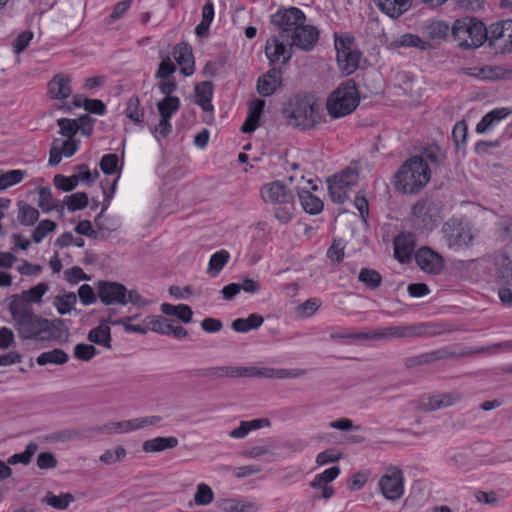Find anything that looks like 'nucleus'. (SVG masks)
Returning a JSON list of instances; mask_svg holds the SVG:
<instances>
[{"label":"nucleus","instance_id":"obj_28","mask_svg":"<svg viewBox=\"0 0 512 512\" xmlns=\"http://www.w3.org/2000/svg\"><path fill=\"white\" fill-rule=\"evenodd\" d=\"M48 93L53 99L63 100L72 93L70 78L63 74H57L48 83Z\"/></svg>","mask_w":512,"mask_h":512},{"label":"nucleus","instance_id":"obj_46","mask_svg":"<svg viewBox=\"0 0 512 512\" xmlns=\"http://www.w3.org/2000/svg\"><path fill=\"white\" fill-rule=\"evenodd\" d=\"M135 430L134 419L112 422L93 429L95 433H124Z\"/></svg>","mask_w":512,"mask_h":512},{"label":"nucleus","instance_id":"obj_34","mask_svg":"<svg viewBox=\"0 0 512 512\" xmlns=\"http://www.w3.org/2000/svg\"><path fill=\"white\" fill-rule=\"evenodd\" d=\"M178 445V439L176 437H156L153 439L146 440L143 443V450L148 453L161 452L167 449H173Z\"/></svg>","mask_w":512,"mask_h":512},{"label":"nucleus","instance_id":"obj_54","mask_svg":"<svg viewBox=\"0 0 512 512\" xmlns=\"http://www.w3.org/2000/svg\"><path fill=\"white\" fill-rule=\"evenodd\" d=\"M133 320V317H124L115 321H112L111 319H108L107 322L113 324V325H121L124 327V330L126 332L130 333H137L141 335H145L149 328L147 327V324H144V321L142 324H131L130 322Z\"/></svg>","mask_w":512,"mask_h":512},{"label":"nucleus","instance_id":"obj_2","mask_svg":"<svg viewBox=\"0 0 512 512\" xmlns=\"http://www.w3.org/2000/svg\"><path fill=\"white\" fill-rule=\"evenodd\" d=\"M431 170L422 158L412 156L407 159L395 174V186L405 194L419 192L430 180Z\"/></svg>","mask_w":512,"mask_h":512},{"label":"nucleus","instance_id":"obj_1","mask_svg":"<svg viewBox=\"0 0 512 512\" xmlns=\"http://www.w3.org/2000/svg\"><path fill=\"white\" fill-rule=\"evenodd\" d=\"M282 115L286 122L293 127L314 128L321 119L320 105L312 94H296L283 107Z\"/></svg>","mask_w":512,"mask_h":512},{"label":"nucleus","instance_id":"obj_44","mask_svg":"<svg viewBox=\"0 0 512 512\" xmlns=\"http://www.w3.org/2000/svg\"><path fill=\"white\" fill-rule=\"evenodd\" d=\"M144 114V108L141 107L138 96L129 97L126 102L125 115L135 123H142Z\"/></svg>","mask_w":512,"mask_h":512},{"label":"nucleus","instance_id":"obj_10","mask_svg":"<svg viewBox=\"0 0 512 512\" xmlns=\"http://www.w3.org/2000/svg\"><path fill=\"white\" fill-rule=\"evenodd\" d=\"M427 333L426 324L389 326L367 331V340H390L421 337Z\"/></svg>","mask_w":512,"mask_h":512},{"label":"nucleus","instance_id":"obj_36","mask_svg":"<svg viewBox=\"0 0 512 512\" xmlns=\"http://www.w3.org/2000/svg\"><path fill=\"white\" fill-rule=\"evenodd\" d=\"M17 220L22 226H33L39 219V211L24 201H18Z\"/></svg>","mask_w":512,"mask_h":512},{"label":"nucleus","instance_id":"obj_5","mask_svg":"<svg viewBox=\"0 0 512 512\" xmlns=\"http://www.w3.org/2000/svg\"><path fill=\"white\" fill-rule=\"evenodd\" d=\"M452 36L462 48H478L487 36L485 24L474 17L456 19L452 25Z\"/></svg>","mask_w":512,"mask_h":512},{"label":"nucleus","instance_id":"obj_43","mask_svg":"<svg viewBox=\"0 0 512 512\" xmlns=\"http://www.w3.org/2000/svg\"><path fill=\"white\" fill-rule=\"evenodd\" d=\"M393 45L395 47H414L419 50H427L431 47V44L427 41L422 40L418 35L406 33L397 38Z\"/></svg>","mask_w":512,"mask_h":512},{"label":"nucleus","instance_id":"obj_33","mask_svg":"<svg viewBox=\"0 0 512 512\" xmlns=\"http://www.w3.org/2000/svg\"><path fill=\"white\" fill-rule=\"evenodd\" d=\"M217 505L225 512H256L258 510L256 503L240 499H222Z\"/></svg>","mask_w":512,"mask_h":512},{"label":"nucleus","instance_id":"obj_31","mask_svg":"<svg viewBox=\"0 0 512 512\" xmlns=\"http://www.w3.org/2000/svg\"><path fill=\"white\" fill-rule=\"evenodd\" d=\"M265 101L262 99H255L249 105L248 116L241 127L243 133H251L257 127L260 120V116L264 110Z\"/></svg>","mask_w":512,"mask_h":512},{"label":"nucleus","instance_id":"obj_52","mask_svg":"<svg viewBox=\"0 0 512 512\" xmlns=\"http://www.w3.org/2000/svg\"><path fill=\"white\" fill-rule=\"evenodd\" d=\"M77 302V296L74 292H68V293H65L64 295H61V296H57L55 298V306L57 308V311L60 315H65L67 313H69L73 306L76 304Z\"/></svg>","mask_w":512,"mask_h":512},{"label":"nucleus","instance_id":"obj_23","mask_svg":"<svg viewBox=\"0 0 512 512\" xmlns=\"http://www.w3.org/2000/svg\"><path fill=\"white\" fill-rule=\"evenodd\" d=\"M280 86L281 71L279 69L273 68L259 77L257 81V92L261 96L267 97L274 94L280 88Z\"/></svg>","mask_w":512,"mask_h":512},{"label":"nucleus","instance_id":"obj_22","mask_svg":"<svg viewBox=\"0 0 512 512\" xmlns=\"http://www.w3.org/2000/svg\"><path fill=\"white\" fill-rule=\"evenodd\" d=\"M173 57L180 66L184 76H191L195 71V62L192 47L185 42L178 43L173 50Z\"/></svg>","mask_w":512,"mask_h":512},{"label":"nucleus","instance_id":"obj_41","mask_svg":"<svg viewBox=\"0 0 512 512\" xmlns=\"http://www.w3.org/2000/svg\"><path fill=\"white\" fill-rule=\"evenodd\" d=\"M69 359L68 354L62 349H53L51 351H46L41 353L36 362L40 366H44L47 364H57L62 365L66 363Z\"/></svg>","mask_w":512,"mask_h":512},{"label":"nucleus","instance_id":"obj_37","mask_svg":"<svg viewBox=\"0 0 512 512\" xmlns=\"http://www.w3.org/2000/svg\"><path fill=\"white\" fill-rule=\"evenodd\" d=\"M264 322V318L257 314H250L247 318H237L235 319L231 327L234 331L239 333H246L252 329L259 328Z\"/></svg>","mask_w":512,"mask_h":512},{"label":"nucleus","instance_id":"obj_58","mask_svg":"<svg viewBox=\"0 0 512 512\" xmlns=\"http://www.w3.org/2000/svg\"><path fill=\"white\" fill-rule=\"evenodd\" d=\"M77 119H69V118H60L57 120V125L59 126V134L67 137V139H74V136L79 131V127L77 126Z\"/></svg>","mask_w":512,"mask_h":512},{"label":"nucleus","instance_id":"obj_25","mask_svg":"<svg viewBox=\"0 0 512 512\" xmlns=\"http://www.w3.org/2000/svg\"><path fill=\"white\" fill-rule=\"evenodd\" d=\"M250 378H296L305 374L302 369H274V368H258L250 366Z\"/></svg>","mask_w":512,"mask_h":512},{"label":"nucleus","instance_id":"obj_60","mask_svg":"<svg viewBox=\"0 0 512 512\" xmlns=\"http://www.w3.org/2000/svg\"><path fill=\"white\" fill-rule=\"evenodd\" d=\"M229 260V253L226 250H220L214 253L209 260V271L214 275L218 274Z\"/></svg>","mask_w":512,"mask_h":512},{"label":"nucleus","instance_id":"obj_50","mask_svg":"<svg viewBox=\"0 0 512 512\" xmlns=\"http://www.w3.org/2000/svg\"><path fill=\"white\" fill-rule=\"evenodd\" d=\"M419 157L422 158L427 165L429 162L436 167L442 165L445 160V154L437 145L427 147Z\"/></svg>","mask_w":512,"mask_h":512},{"label":"nucleus","instance_id":"obj_11","mask_svg":"<svg viewBox=\"0 0 512 512\" xmlns=\"http://www.w3.org/2000/svg\"><path fill=\"white\" fill-rule=\"evenodd\" d=\"M335 49L339 69L346 75L354 73L359 67L361 52L353 47V40L336 36Z\"/></svg>","mask_w":512,"mask_h":512},{"label":"nucleus","instance_id":"obj_39","mask_svg":"<svg viewBox=\"0 0 512 512\" xmlns=\"http://www.w3.org/2000/svg\"><path fill=\"white\" fill-rule=\"evenodd\" d=\"M87 339L97 345L111 348V330L110 327L100 324L96 328L89 331Z\"/></svg>","mask_w":512,"mask_h":512},{"label":"nucleus","instance_id":"obj_47","mask_svg":"<svg viewBox=\"0 0 512 512\" xmlns=\"http://www.w3.org/2000/svg\"><path fill=\"white\" fill-rule=\"evenodd\" d=\"M358 280L368 289L374 290L380 286L382 277L380 273L374 269L362 268L358 275Z\"/></svg>","mask_w":512,"mask_h":512},{"label":"nucleus","instance_id":"obj_57","mask_svg":"<svg viewBox=\"0 0 512 512\" xmlns=\"http://www.w3.org/2000/svg\"><path fill=\"white\" fill-rule=\"evenodd\" d=\"M49 286L45 282H41L37 284L36 286L25 290L21 293V296H23L30 304L31 303H40L42 300L43 295L48 291Z\"/></svg>","mask_w":512,"mask_h":512},{"label":"nucleus","instance_id":"obj_49","mask_svg":"<svg viewBox=\"0 0 512 512\" xmlns=\"http://www.w3.org/2000/svg\"><path fill=\"white\" fill-rule=\"evenodd\" d=\"M339 474L340 468L338 466L330 467L324 472L316 475L315 478L311 481L310 486L314 489H318L322 486H328V484L336 479Z\"/></svg>","mask_w":512,"mask_h":512},{"label":"nucleus","instance_id":"obj_6","mask_svg":"<svg viewBox=\"0 0 512 512\" xmlns=\"http://www.w3.org/2000/svg\"><path fill=\"white\" fill-rule=\"evenodd\" d=\"M441 232L450 249L468 247L476 237V233L468 223L453 218L443 224Z\"/></svg>","mask_w":512,"mask_h":512},{"label":"nucleus","instance_id":"obj_56","mask_svg":"<svg viewBox=\"0 0 512 512\" xmlns=\"http://www.w3.org/2000/svg\"><path fill=\"white\" fill-rule=\"evenodd\" d=\"M65 203L69 211L84 209L88 205V195L85 192H77L65 197Z\"/></svg>","mask_w":512,"mask_h":512},{"label":"nucleus","instance_id":"obj_21","mask_svg":"<svg viewBox=\"0 0 512 512\" xmlns=\"http://www.w3.org/2000/svg\"><path fill=\"white\" fill-rule=\"evenodd\" d=\"M456 353L447 348H441L434 351L422 353L416 356H411L405 359L404 365L406 368H414L421 365L434 363L438 360L449 359L455 357Z\"/></svg>","mask_w":512,"mask_h":512},{"label":"nucleus","instance_id":"obj_17","mask_svg":"<svg viewBox=\"0 0 512 512\" xmlns=\"http://www.w3.org/2000/svg\"><path fill=\"white\" fill-rule=\"evenodd\" d=\"M250 373V366H217L198 369L196 376L217 380L222 378H250Z\"/></svg>","mask_w":512,"mask_h":512},{"label":"nucleus","instance_id":"obj_55","mask_svg":"<svg viewBox=\"0 0 512 512\" xmlns=\"http://www.w3.org/2000/svg\"><path fill=\"white\" fill-rule=\"evenodd\" d=\"M23 170H10L0 175V190H5L13 185L20 183L24 176Z\"/></svg>","mask_w":512,"mask_h":512},{"label":"nucleus","instance_id":"obj_26","mask_svg":"<svg viewBox=\"0 0 512 512\" xmlns=\"http://www.w3.org/2000/svg\"><path fill=\"white\" fill-rule=\"evenodd\" d=\"M512 114L509 107L496 108L485 114L480 122L476 125V132L479 134L486 133L493 129L500 121Z\"/></svg>","mask_w":512,"mask_h":512},{"label":"nucleus","instance_id":"obj_4","mask_svg":"<svg viewBox=\"0 0 512 512\" xmlns=\"http://www.w3.org/2000/svg\"><path fill=\"white\" fill-rule=\"evenodd\" d=\"M360 96L353 79L341 83L328 97L326 108L332 118L351 114L359 105Z\"/></svg>","mask_w":512,"mask_h":512},{"label":"nucleus","instance_id":"obj_8","mask_svg":"<svg viewBox=\"0 0 512 512\" xmlns=\"http://www.w3.org/2000/svg\"><path fill=\"white\" fill-rule=\"evenodd\" d=\"M306 22V15L297 7L280 8L271 15V23L280 31V38L291 37L300 24Z\"/></svg>","mask_w":512,"mask_h":512},{"label":"nucleus","instance_id":"obj_19","mask_svg":"<svg viewBox=\"0 0 512 512\" xmlns=\"http://www.w3.org/2000/svg\"><path fill=\"white\" fill-rule=\"evenodd\" d=\"M286 38H280L277 36H272L267 42L265 46V53L267 58L269 59L270 64H275L280 61L282 58V63H287L292 57V40L285 45Z\"/></svg>","mask_w":512,"mask_h":512},{"label":"nucleus","instance_id":"obj_16","mask_svg":"<svg viewBox=\"0 0 512 512\" xmlns=\"http://www.w3.org/2000/svg\"><path fill=\"white\" fill-rule=\"evenodd\" d=\"M414 258L420 269L429 274L437 275L445 266L442 255L427 246L419 248Z\"/></svg>","mask_w":512,"mask_h":512},{"label":"nucleus","instance_id":"obj_9","mask_svg":"<svg viewBox=\"0 0 512 512\" xmlns=\"http://www.w3.org/2000/svg\"><path fill=\"white\" fill-rule=\"evenodd\" d=\"M356 169L347 168L328 179L329 194L333 202L341 204L348 199V194L358 182Z\"/></svg>","mask_w":512,"mask_h":512},{"label":"nucleus","instance_id":"obj_32","mask_svg":"<svg viewBox=\"0 0 512 512\" xmlns=\"http://www.w3.org/2000/svg\"><path fill=\"white\" fill-rule=\"evenodd\" d=\"M512 20H506L491 24L488 28L486 27L487 36L486 41H489L490 46H496L497 43L502 44L505 33L512 31Z\"/></svg>","mask_w":512,"mask_h":512},{"label":"nucleus","instance_id":"obj_30","mask_svg":"<svg viewBox=\"0 0 512 512\" xmlns=\"http://www.w3.org/2000/svg\"><path fill=\"white\" fill-rule=\"evenodd\" d=\"M374 2L391 18H398L411 7V0H374Z\"/></svg>","mask_w":512,"mask_h":512},{"label":"nucleus","instance_id":"obj_29","mask_svg":"<svg viewBox=\"0 0 512 512\" xmlns=\"http://www.w3.org/2000/svg\"><path fill=\"white\" fill-rule=\"evenodd\" d=\"M8 310L14 323L34 313L31 304L23 296L18 294H14L10 297Z\"/></svg>","mask_w":512,"mask_h":512},{"label":"nucleus","instance_id":"obj_61","mask_svg":"<svg viewBox=\"0 0 512 512\" xmlns=\"http://www.w3.org/2000/svg\"><path fill=\"white\" fill-rule=\"evenodd\" d=\"M53 184L57 189L69 192L76 188L78 179L75 175L67 177L62 174H56L53 178Z\"/></svg>","mask_w":512,"mask_h":512},{"label":"nucleus","instance_id":"obj_13","mask_svg":"<svg viewBox=\"0 0 512 512\" xmlns=\"http://www.w3.org/2000/svg\"><path fill=\"white\" fill-rule=\"evenodd\" d=\"M18 335L22 339H48L50 338V320L42 318L35 313L14 323Z\"/></svg>","mask_w":512,"mask_h":512},{"label":"nucleus","instance_id":"obj_24","mask_svg":"<svg viewBox=\"0 0 512 512\" xmlns=\"http://www.w3.org/2000/svg\"><path fill=\"white\" fill-rule=\"evenodd\" d=\"M393 245L396 259L405 263L410 260L414 251L415 236L410 232L401 233L395 237Z\"/></svg>","mask_w":512,"mask_h":512},{"label":"nucleus","instance_id":"obj_12","mask_svg":"<svg viewBox=\"0 0 512 512\" xmlns=\"http://www.w3.org/2000/svg\"><path fill=\"white\" fill-rule=\"evenodd\" d=\"M413 224L418 229L433 230L439 222V211L436 203L428 198L418 200L411 211Z\"/></svg>","mask_w":512,"mask_h":512},{"label":"nucleus","instance_id":"obj_14","mask_svg":"<svg viewBox=\"0 0 512 512\" xmlns=\"http://www.w3.org/2000/svg\"><path fill=\"white\" fill-rule=\"evenodd\" d=\"M404 478L401 469L390 467L380 478L379 487L383 496L388 500L399 499L404 492Z\"/></svg>","mask_w":512,"mask_h":512},{"label":"nucleus","instance_id":"obj_64","mask_svg":"<svg viewBox=\"0 0 512 512\" xmlns=\"http://www.w3.org/2000/svg\"><path fill=\"white\" fill-rule=\"evenodd\" d=\"M498 234L502 241L512 242V218L504 217L499 221Z\"/></svg>","mask_w":512,"mask_h":512},{"label":"nucleus","instance_id":"obj_18","mask_svg":"<svg viewBox=\"0 0 512 512\" xmlns=\"http://www.w3.org/2000/svg\"><path fill=\"white\" fill-rule=\"evenodd\" d=\"M319 39V30L317 27L309 24H300L296 30L291 33L289 40L292 44L302 51H311Z\"/></svg>","mask_w":512,"mask_h":512},{"label":"nucleus","instance_id":"obj_3","mask_svg":"<svg viewBox=\"0 0 512 512\" xmlns=\"http://www.w3.org/2000/svg\"><path fill=\"white\" fill-rule=\"evenodd\" d=\"M261 197L265 203L274 206V217L281 223L290 222L295 213V201L293 192L282 182L273 181L261 188Z\"/></svg>","mask_w":512,"mask_h":512},{"label":"nucleus","instance_id":"obj_7","mask_svg":"<svg viewBox=\"0 0 512 512\" xmlns=\"http://www.w3.org/2000/svg\"><path fill=\"white\" fill-rule=\"evenodd\" d=\"M496 277L504 286L498 291L501 302L512 305V259L507 250L497 251L493 254Z\"/></svg>","mask_w":512,"mask_h":512},{"label":"nucleus","instance_id":"obj_40","mask_svg":"<svg viewBox=\"0 0 512 512\" xmlns=\"http://www.w3.org/2000/svg\"><path fill=\"white\" fill-rule=\"evenodd\" d=\"M75 501V497L71 493H61L60 495H55L52 492H47L46 495L42 498L41 502L45 503L55 509L65 510L68 508L70 503Z\"/></svg>","mask_w":512,"mask_h":512},{"label":"nucleus","instance_id":"obj_63","mask_svg":"<svg viewBox=\"0 0 512 512\" xmlns=\"http://www.w3.org/2000/svg\"><path fill=\"white\" fill-rule=\"evenodd\" d=\"M99 166L104 174H115L118 166V156L116 154H105L101 158Z\"/></svg>","mask_w":512,"mask_h":512},{"label":"nucleus","instance_id":"obj_38","mask_svg":"<svg viewBox=\"0 0 512 512\" xmlns=\"http://www.w3.org/2000/svg\"><path fill=\"white\" fill-rule=\"evenodd\" d=\"M298 196L300 204L305 212L311 215H316L323 210V202L311 192L302 190L298 193Z\"/></svg>","mask_w":512,"mask_h":512},{"label":"nucleus","instance_id":"obj_42","mask_svg":"<svg viewBox=\"0 0 512 512\" xmlns=\"http://www.w3.org/2000/svg\"><path fill=\"white\" fill-rule=\"evenodd\" d=\"M149 330L163 335L171 334V321L163 316L149 315L144 319Z\"/></svg>","mask_w":512,"mask_h":512},{"label":"nucleus","instance_id":"obj_20","mask_svg":"<svg viewBox=\"0 0 512 512\" xmlns=\"http://www.w3.org/2000/svg\"><path fill=\"white\" fill-rule=\"evenodd\" d=\"M461 396L456 392H449L435 396L423 397L419 403V409L425 412L434 411L454 405L460 401Z\"/></svg>","mask_w":512,"mask_h":512},{"label":"nucleus","instance_id":"obj_53","mask_svg":"<svg viewBox=\"0 0 512 512\" xmlns=\"http://www.w3.org/2000/svg\"><path fill=\"white\" fill-rule=\"evenodd\" d=\"M57 224L49 219L42 220L38 223L32 232V239L35 243H40L48 233L54 232Z\"/></svg>","mask_w":512,"mask_h":512},{"label":"nucleus","instance_id":"obj_59","mask_svg":"<svg viewBox=\"0 0 512 512\" xmlns=\"http://www.w3.org/2000/svg\"><path fill=\"white\" fill-rule=\"evenodd\" d=\"M38 206L43 212H50L53 210V206L57 199L52 196L50 187H40L38 190Z\"/></svg>","mask_w":512,"mask_h":512},{"label":"nucleus","instance_id":"obj_35","mask_svg":"<svg viewBox=\"0 0 512 512\" xmlns=\"http://www.w3.org/2000/svg\"><path fill=\"white\" fill-rule=\"evenodd\" d=\"M161 312L168 316H175L185 324L192 321V309L186 304L172 305L169 303H163L161 305Z\"/></svg>","mask_w":512,"mask_h":512},{"label":"nucleus","instance_id":"obj_51","mask_svg":"<svg viewBox=\"0 0 512 512\" xmlns=\"http://www.w3.org/2000/svg\"><path fill=\"white\" fill-rule=\"evenodd\" d=\"M509 74L510 72L501 66H485L475 75L481 79L493 81L505 79Z\"/></svg>","mask_w":512,"mask_h":512},{"label":"nucleus","instance_id":"obj_15","mask_svg":"<svg viewBox=\"0 0 512 512\" xmlns=\"http://www.w3.org/2000/svg\"><path fill=\"white\" fill-rule=\"evenodd\" d=\"M126 287L119 282L100 280L97 283V295L105 305H126Z\"/></svg>","mask_w":512,"mask_h":512},{"label":"nucleus","instance_id":"obj_27","mask_svg":"<svg viewBox=\"0 0 512 512\" xmlns=\"http://www.w3.org/2000/svg\"><path fill=\"white\" fill-rule=\"evenodd\" d=\"M214 85L211 81H203L196 84L194 88V102L202 108L204 112L212 113L214 107L212 105Z\"/></svg>","mask_w":512,"mask_h":512},{"label":"nucleus","instance_id":"obj_45","mask_svg":"<svg viewBox=\"0 0 512 512\" xmlns=\"http://www.w3.org/2000/svg\"><path fill=\"white\" fill-rule=\"evenodd\" d=\"M156 106L160 117L171 118L180 109V99L178 97H164L157 102Z\"/></svg>","mask_w":512,"mask_h":512},{"label":"nucleus","instance_id":"obj_62","mask_svg":"<svg viewBox=\"0 0 512 512\" xmlns=\"http://www.w3.org/2000/svg\"><path fill=\"white\" fill-rule=\"evenodd\" d=\"M213 497L214 494L212 489L208 485L202 483L197 487V491L194 495V501L197 505L205 506L213 501Z\"/></svg>","mask_w":512,"mask_h":512},{"label":"nucleus","instance_id":"obj_48","mask_svg":"<svg viewBox=\"0 0 512 512\" xmlns=\"http://www.w3.org/2000/svg\"><path fill=\"white\" fill-rule=\"evenodd\" d=\"M37 449L38 445L35 442H29L22 453L13 454L8 458L7 463L9 465H15L18 463L28 465L31 462V459L36 453Z\"/></svg>","mask_w":512,"mask_h":512}]
</instances>
